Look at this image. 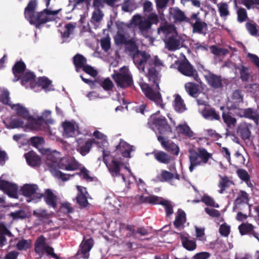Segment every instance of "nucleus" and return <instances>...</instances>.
Listing matches in <instances>:
<instances>
[{
	"label": "nucleus",
	"mask_w": 259,
	"mask_h": 259,
	"mask_svg": "<svg viewBox=\"0 0 259 259\" xmlns=\"http://www.w3.org/2000/svg\"><path fill=\"white\" fill-rule=\"evenodd\" d=\"M30 144L38 149L44 155L46 164L48 165L51 173L56 177L67 181L69 179V176L64 174L58 170V168L66 170H74L78 168L79 163L73 157L60 158V153L57 151H51L50 150H41V147L45 144V140L42 137H33L30 140Z\"/></svg>",
	"instance_id": "obj_1"
},
{
	"label": "nucleus",
	"mask_w": 259,
	"mask_h": 259,
	"mask_svg": "<svg viewBox=\"0 0 259 259\" xmlns=\"http://www.w3.org/2000/svg\"><path fill=\"white\" fill-rule=\"evenodd\" d=\"M93 136L95 138L94 144L102 150L104 161L112 177L118 181L124 182L125 177L120 172V165L122 164L121 160L114 155H111L107 150L109 145L107 136L98 130L93 132Z\"/></svg>",
	"instance_id": "obj_2"
},
{
	"label": "nucleus",
	"mask_w": 259,
	"mask_h": 259,
	"mask_svg": "<svg viewBox=\"0 0 259 259\" xmlns=\"http://www.w3.org/2000/svg\"><path fill=\"white\" fill-rule=\"evenodd\" d=\"M116 44H124L126 50L133 56L134 62L141 72H145V68L148 63L151 62L150 55L145 52H140L138 50V47L133 38H129L126 35H123L119 30L114 37Z\"/></svg>",
	"instance_id": "obj_3"
},
{
	"label": "nucleus",
	"mask_w": 259,
	"mask_h": 259,
	"mask_svg": "<svg viewBox=\"0 0 259 259\" xmlns=\"http://www.w3.org/2000/svg\"><path fill=\"white\" fill-rule=\"evenodd\" d=\"M147 77L149 80L152 81L153 84L150 86L142 79L141 80L139 84L142 92L147 98L153 101L162 109H164V104L162 103L161 95L159 92V81L160 76L158 72L156 71L154 68H149Z\"/></svg>",
	"instance_id": "obj_4"
},
{
	"label": "nucleus",
	"mask_w": 259,
	"mask_h": 259,
	"mask_svg": "<svg viewBox=\"0 0 259 259\" xmlns=\"http://www.w3.org/2000/svg\"><path fill=\"white\" fill-rule=\"evenodd\" d=\"M36 7V1L30 0L25 9L24 14L25 18L31 24H35L36 27H38L39 25L41 23L54 20L56 15L61 10V9L56 10L47 9L37 13L35 12Z\"/></svg>",
	"instance_id": "obj_5"
},
{
	"label": "nucleus",
	"mask_w": 259,
	"mask_h": 259,
	"mask_svg": "<svg viewBox=\"0 0 259 259\" xmlns=\"http://www.w3.org/2000/svg\"><path fill=\"white\" fill-rule=\"evenodd\" d=\"M158 33L165 37V46L169 50L174 51L183 47L186 36L178 34L175 27L172 24H166L158 29Z\"/></svg>",
	"instance_id": "obj_6"
},
{
	"label": "nucleus",
	"mask_w": 259,
	"mask_h": 259,
	"mask_svg": "<svg viewBox=\"0 0 259 259\" xmlns=\"http://www.w3.org/2000/svg\"><path fill=\"white\" fill-rule=\"evenodd\" d=\"M158 22L157 15L151 13L147 19L139 14L134 15L127 25L128 28L138 27L140 33L145 37L149 36L150 29L152 24H157Z\"/></svg>",
	"instance_id": "obj_7"
},
{
	"label": "nucleus",
	"mask_w": 259,
	"mask_h": 259,
	"mask_svg": "<svg viewBox=\"0 0 259 259\" xmlns=\"http://www.w3.org/2000/svg\"><path fill=\"white\" fill-rule=\"evenodd\" d=\"M189 170L192 171L197 166L204 165L211 158V154L208 153L203 148H198L196 150H189Z\"/></svg>",
	"instance_id": "obj_8"
},
{
	"label": "nucleus",
	"mask_w": 259,
	"mask_h": 259,
	"mask_svg": "<svg viewBox=\"0 0 259 259\" xmlns=\"http://www.w3.org/2000/svg\"><path fill=\"white\" fill-rule=\"evenodd\" d=\"M25 68V64L22 62H18L15 65L13 68V73L16 79L15 81H17L20 78L21 79V83L26 88H28V84L31 85L32 88H34L33 85L34 81V77L35 75L31 72L24 71Z\"/></svg>",
	"instance_id": "obj_9"
},
{
	"label": "nucleus",
	"mask_w": 259,
	"mask_h": 259,
	"mask_svg": "<svg viewBox=\"0 0 259 259\" xmlns=\"http://www.w3.org/2000/svg\"><path fill=\"white\" fill-rule=\"evenodd\" d=\"M159 111L152 115L149 119L148 124L156 134L171 133V127L167 124L164 117L159 116Z\"/></svg>",
	"instance_id": "obj_10"
},
{
	"label": "nucleus",
	"mask_w": 259,
	"mask_h": 259,
	"mask_svg": "<svg viewBox=\"0 0 259 259\" xmlns=\"http://www.w3.org/2000/svg\"><path fill=\"white\" fill-rule=\"evenodd\" d=\"M20 192L29 203H36L40 201L43 196L38 186L34 184L23 185L20 188Z\"/></svg>",
	"instance_id": "obj_11"
},
{
	"label": "nucleus",
	"mask_w": 259,
	"mask_h": 259,
	"mask_svg": "<svg viewBox=\"0 0 259 259\" xmlns=\"http://www.w3.org/2000/svg\"><path fill=\"white\" fill-rule=\"evenodd\" d=\"M135 199L137 203L149 202L153 204H161L164 206L167 216L173 213L171 204L168 200L160 201L158 197L154 195H147L145 193L137 194L135 196Z\"/></svg>",
	"instance_id": "obj_12"
},
{
	"label": "nucleus",
	"mask_w": 259,
	"mask_h": 259,
	"mask_svg": "<svg viewBox=\"0 0 259 259\" xmlns=\"http://www.w3.org/2000/svg\"><path fill=\"white\" fill-rule=\"evenodd\" d=\"M52 112L49 110H44L40 116H33L31 130L42 131L47 127L48 124H53L54 120L51 118Z\"/></svg>",
	"instance_id": "obj_13"
},
{
	"label": "nucleus",
	"mask_w": 259,
	"mask_h": 259,
	"mask_svg": "<svg viewBox=\"0 0 259 259\" xmlns=\"http://www.w3.org/2000/svg\"><path fill=\"white\" fill-rule=\"evenodd\" d=\"M112 77L117 85L121 88H125L132 83L131 75L128 68L125 66L121 67L118 72H115Z\"/></svg>",
	"instance_id": "obj_14"
},
{
	"label": "nucleus",
	"mask_w": 259,
	"mask_h": 259,
	"mask_svg": "<svg viewBox=\"0 0 259 259\" xmlns=\"http://www.w3.org/2000/svg\"><path fill=\"white\" fill-rule=\"evenodd\" d=\"M35 251L40 257L45 252L51 255L56 259H59V257L54 252V249L46 245V239L42 236L39 237L35 243Z\"/></svg>",
	"instance_id": "obj_15"
},
{
	"label": "nucleus",
	"mask_w": 259,
	"mask_h": 259,
	"mask_svg": "<svg viewBox=\"0 0 259 259\" xmlns=\"http://www.w3.org/2000/svg\"><path fill=\"white\" fill-rule=\"evenodd\" d=\"M17 115L23 117L27 121V124L23 127L25 130H31V124L32 123L31 119L33 116L30 115L28 110L21 104L18 103L15 104H11L10 106Z\"/></svg>",
	"instance_id": "obj_16"
},
{
	"label": "nucleus",
	"mask_w": 259,
	"mask_h": 259,
	"mask_svg": "<svg viewBox=\"0 0 259 259\" xmlns=\"http://www.w3.org/2000/svg\"><path fill=\"white\" fill-rule=\"evenodd\" d=\"M63 135L69 138L75 137L80 134L78 124L74 120L65 121L62 123Z\"/></svg>",
	"instance_id": "obj_17"
},
{
	"label": "nucleus",
	"mask_w": 259,
	"mask_h": 259,
	"mask_svg": "<svg viewBox=\"0 0 259 259\" xmlns=\"http://www.w3.org/2000/svg\"><path fill=\"white\" fill-rule=\"evenodd\" d=\"M171 67H177L182 74L187 76H194L196 74V70L186 59L182 62L176 61L175 63L171 65Z\"/></svg>",
	"instance_id": "obj_18"
},
{
	"label": "nucleus",
	"mask_w": 259,
	"mask_h": 259,
	"mask_svg": "<svg viewBox=\"0 0 259 259\" xmlns=\"http://www.w3.org/2000/svg\"><path fill=\"white\" fill-rule=\"evenodd\" d=\"M0 189L3 190L11 197L18 198V189L17 185L5 180L3 176L0 178Z\"/></svg>",
	"instance_id": "obj_19"
},
{
	"label": "nucleus",
	"mask_w": 259,
	"mask_h": 259,
	"mask_svg": "<svg viewBox=\"0 0 259 259\" xmlns=\"http://www.w3.org/2000/svg\"><path fill=\"white\" fill-rule=\"evenodd\" d=\"M94 142L93 139L78 138L76 139V150L81 155L85 156L90 152Z\"/></svg>",
	"instance_id": "obj_20"
},
{
	"label": "nucleus",
	"mask_w": 259,
	"mask_h": 259,
	"mask_svg": "<svg viewBox=\"0 0 259 259\" xmlns=\"http://www.w3.org/2000/svg\"><path fill=\"white\" fill-rule=\"evenodd\" d=\"M93 240L92 238L83 239L77 253L78 257L88 258L90 256V251L93 246Z\"/></svg>",
	"instance_id": "obj_21"
},
{
	"label": "nucleus",
	"mask_w": 259,
	"mask_h": 259,
	"mask_svg": "<svg viewBox=\"0 0 259 259\" xmlns=\"http://www.w3.org/2000/svg\"><path fill=\"white\" fill-rule=\"evenodd\" d=\"M243 100L242 95L238 90L235 91L231 97H230L227 103V107L231 109L239 110V104L242 103Z\"/></svg>",
	"instance_id": "obj_22"
},
{
	"label": "nucleus",
	"mask_w": 259,
	"mask_h": 259,
	"mask_svg": "<svg viewBox=\"0 0 259 259\" xmlns=\"http://www.w3.org/2000/svg\"><path fill=\"white\" fill-rule=\"evenodd\" d=\"M252 125L246 122L241 123L238 126L237 134L245 142H251V128Z\"/></svg>",
	"instance_id": "obj_23"
},
{
	"label": "nucleus",
	"mask_w": 259,
	"mask_h": 259,
	"mask_svg": "<svg viewBox=\"0 0 259 259\" xmlns=\"http://www.w3.org/2000/svg\"><path fill=\"white\" fill-rule=\"evenodd\" d=\"M160 176L162 181L168 182L171 185H176L180 179V175L175 171H168L163 170L161 172Z\"/></svg>",
	"instance_id": "obj_24"
},
{
	"label": "nucleus",
	"mask_w": 259,
	"mask_h": 259,
	"mask_svg": "<svg viewBox=\"0 0 259 259\" xmlns=\"http://www.w3.org/2000/svg\"><path fill=\"white\" fill-rule=\"evenodd\" d=\"M199 112L208 120H219L220 118V115L209 105L204 107H199Z\"/></svg>",
	"instance_id": "obj_25"
},
{
	"label": "nucleus",
	"mask_w": 259,
	"mask_h": 259,
	"mask_svg": "<svg viewBox=\"0 0 259 259\" xmlns=\"http://www.w3.org/2000/svg\"><path fill=\"white\" fill-rule=\"evenodd\" d=\"M169 13L175 22L189 21V19L185 16L184 12L177 7L169 8Z\"/></svg>",
	"instance_id": "obj_26"
},
{
	"label": "nucleus",
	"mask_w": 259,
	"mask_h": 259,
	"mask_svg": "<svg viewBox=\"0 0 259 259\" xmlns=\"http://www.w3.org/2000/svg\"><path fill=\"white\" fill-rule=\"evenodd\" d=\"M133 146L123 140H120L119 144L116 146L115 151L117 153H120L124 157H131L130 153L133 151Z\"/></svg>",
	"instance_id": "obj_27"
},
{
	"label": "nucleus",
	"mask_w": 259,
	"mask_h": 259,
	"mask_svg": "<svg viewBox=\"0 0 259 259\" xmlns=\"http://www.w3.org/2000/svg\"><path fill=\"white\" fill-rule=\"evenodd\" d=\"M158 140L160 142L161 144L166 150L174 154L178 155L179 153V148L176 144L170 142L167 140V139L162 136H158Z\"/></svg>",
	"instance_id": "obj_28"
},
{
	"label": "nucleus",
	"mask_w": 259,
	"mask_h": 259,
	"mask_svg": "<svg viewBox=\"0 0 259 259\" xmlns=\"http://www.w3.org/2000/svg\"><path fill=\"white\" fill-rule=\"evenodd\" d=\"M35 78V77H34ZM34 82L33 83L34 88H32L30 84H28V88L30 87L31 89H34L36 87H41L46 91H52L53 90V87L51 81L49 80L47 77H41L38 78V82L35 81V78H34Z\"/></svg>",
	"instance_id": "obj_29"
},
{
	"label": "nucleus",
	"mask_w": 259,
	"mask_h": 259,
	"mask_svg": "<svg viewBox=\"0 0 259 259\" xmlns=\"http://www.w3.org/2000/svg\"><path fill=\"white\" fill-rule=\"evenodd\" d=\"M180 235L183 246L185 248L189 251H193L196 249V242L190 239L189 234L182 233Z\"/></svg>",
	"instance_id": "obj_30"
},
{
	"label": "nucleus",
	"mask_w": 259,
	"mask_h": 259,
	"mask_svg": "<svg viewBox=\"0 0 259 259\" xmlns=\"http://www.w3.org/2000/svg\"><path fill=\"white\" fill-rule=\"evenodd\" d=\"M248 194L244 191H241L238 197L235 201V207L242 209L241 206L246 207L251 211V206L248 204Z\"/></svg>",
	"instance_id": "obj_31"
},
{
	"label": "nucleus",
	"mask_w": 259,
	"mask_h": 259,
	"mask_svg": "<svg viewBox=\"0 0 259 259\" xmlns=\"http://www.w3.org/2000/svg\"><path fill=\"white\" fill-rule=\"evenodd\" d=\"M236 114L240 117H245L252 119L257 124L258 122V114L255 110L250 108L246 109H239Z\"/></svg>",
	"instance_id": "obj_32"
},
{
	"label": "nucleus",
	"mask_w": 259,
	"mask_h": 259,
	"mask_svg": "<svg viewBox=\"0 0 259 259\" xmlns=\"http://www.w3.org/2000/svg\"><path fill=\"white\" fill-rule=\"evenodd\" d=\"M77 189L78 191L76 197L77 202L81 206L85 207L88 204L87 200L88 194L86 188L80 186H77Z\"/></svg>",
	"instance_id": "obj_33"
},
{
	"label": "nucleus",
	"mask_w": 259,
	"mask_h": 259,
	"mask_svg": "<svg viewBox=\"0 0 259 259\" xmlns=\"http://www.w3.org/2000/svg\"><path fill=\"white\" fill-rule=\"evenodd\" d=\"M24 156L27 163L31 166H37L41 163L40 158L33 151L26 153Z\"/></svg>",
	"instance_id": "obj_34"
},
{
	"label": "nucleus",
	"mask_w": 259,
	"mask_h": 259,
	"mask_svg": "<svg viewBox=\"0 0 259 259\" xmlns=\"http://www.w3.org/2000/svg\"><path fill=\"white\" fill-rule=\"evenodd\" d=\"M46 203L50 207L54 208L57 205V198L55 194L50 189H47L43 195Z\"/></svg>",
	"instance_id": "obj_35"
},
{
	"label": "nucleus",
	"mask_w": 259,
	"mask_h": 259,
	"mask_svg": "<svg viewBox=\"0 0 259 259\" xmlns=\"http://www.w3.org/2000/svg\"><path fill=\"white\" fill-rule=\"evenodd\" d=\"M205 77L208 84L214 88H219L222 86V79L220 76L211 73L205 75Z\"/></svg>",
	"instance_id": "obj_36"
},
{
	"label": "nucleus",
	"mask_w": 259,
	"mask_h": 259,
	"mask_svg": "<svg viewBox=\"0 0 259 259\" xmlns=\"http://www.w3.org/2000/svg\"><path fill=\"white\" fill-rule=\"evenodd\" d=\"M239 230L241 235L250 234L256 238L259 242L258 234L253 230V227L251 224H242L239 226Z\"/></svg>",
	"instance_id": "obj_37"
},
{
	"label": "nucleus",
	"mask_w": 259,
	"mask_h": 259,
	"mask_svg": "<svg viewBox=\"0 0 259 259\" xmlns=\"http://www.w3.org/2000/svg\"><path fill=\"white\" fill-rule=\"evenodd\" d=\"M4 123L8 128H16L23 127L24 122L22 120L18 118L13 119L6 118Z\"/></svg>",
	"instance_id": "obj_38"
},
{
	"label": "nucleus",
	"mask_w": 259,
	"mask_h": 259,
	"mask_svg": "<svg viewBox=\"0 0 259 259\" xmlns=\"http://www.w3.org/2000/svg\"><path fill=\"white\" fill-rule=\"evenodd\" d=\"M51 213L46 210L39 208L33 210V215L39 222H44L49 218Z\"/></svg>",
	"instance_id": "obj_39"
},
{
	"label": "nucleus",
	"mask_w": 259,
	"mask_h": 259,
	"mask_svg": "<svg viewBox=\"0 0 259 259\" xmlns=\"http://www.w3.org/2000/svg\"><path fill=\"white\" fill-rule=\"evenodd\" d=\"M176 132L178 134H182L188 137H193L194 134L190 130L189 126L185 123L179 124L176 127Z\"/></svg>",
	"instance_id": "obj_40"
},
{
	"label": "nucleus",
	"mask_w": 259,
	"mask_h": 259,
	"mask_svg": "<svg viewBox=\"0 0 259 259\" xmlns=\"http://www.w3.org/2000/svg\"><path fill=\"white\" fill-rule=\"evenodd\" d=\"M174 106L175 110L178 112H183L186 110L184 101L179 95L175 96Z\"/></svg>",
	"instance_id": "obj_41"
},
{
	"label": "nucleus",
	"mask_w": 259,
	"mask_h": 259,
	"mask_svg": "<svg viewBox=\"0 0 259 259\" xmlns=\"http://www.w3.org/2000/svg\"><path fill=\"white\" fill-rule=\"evenodd\" d=\"M122 164L120 165V166H124L125 169H126L127 171L129 172V174L133 177L134 180L136 182L138 188L142 192V194H143L144 192H146V186L144 181L141 179H138L137 180L136 177L132 174L130 168L128 167L126 165L124 164L122 162Z\"/></svg>",
	"instance_id": "obj_42"
},
{
	"label": "nucleus",
	"mask_w": 259,
	"mask_h": 259,
	"mask_svg": "<svg viewBox=\"0 0 259 259\" xmlns=\"http://www.w3.org/2000/svg\"><path fill=\"white\" fill-rule=\"evenodd\" d=\"M186 91L191 96L197 97L198 93V88L195 83L188 82L185 85Z\"/></svg>",
	"instance_id": "obj_43"
},
{
	"label": "nucleus",
	"mask_w": 259,
	"mask_h": 259,
	"mask_svg": "<svg viewBox=\"0 0 259 259\" xmlns=\"http://www.w3.org/2000/svg\"><path fill=\"white\" fill-rule=\"evenodd\" d=\"M155 159L161 163H167L170 160V156L163 151H157L154 153Z\"/></svg>",
	"instance_id": "obj_44"
},
{
	"label": "nucleus",
	"mask_w": 259,
	"mask_h": 259,
	"mask_svg": "<svg viewBox=\"0 0 259 259\" xmlns=\"http://www.w3.org/2000/svg\"><path fill=\"white\" fill-rule=\"evenodd\" d=\"M186 222V214L184 211L179 210L174 222V225L177 228L181 227Z\"/></svg>",
	"instance_id": "obj_45"
},
{
	"label": "nucleus",
	"mask_w": 259,
	"mask_h": 259,
	"mask_svg": "<svg viewBox=\"0 0 259 259\" xmlns=\"http://www.w3.org/2000/svg\"><path fill=\"white\" fill-rule=\"evenodd\" d=\"M10 237L12 236V233L7 229L3 224H0V246H3L6 242V239L4 235Z\"/></svg>",
	"instance_id": "obj_46"
},
{
	"label": "nucleus",
	"mask_w": 259,
	"mask_h": 259,
	"mask_svg": "<svg viewBox=\"0 0 259 259\" xmlns=\"http://www.w3.org/2000/svg\"><path fill=\"white\" fill-rule=\"evenodd\" d=\"M73 59L77 71H78L80 68H83L85 65L86 59L82 56L76 55L74 57Z\"/></svg>",
	"instance_id": "obj_47"
},
{
	"label": "nucleus",
	"mask_w": 259,
	"mask_h": 259,
	"mask_svg": "<svg viewBox=\"0 0 259 259\" xmlns=\"http://www.w3.org/2000/svg\"><path fill=\"white\" fill-rule=\"evenodd\" d=\"M0 101L9 106L12 104L10 100L9 93L7 90L2 88H0Z\"/></svg>",
	"instance_id": "obj_48"
},
{
	"label": "nucleus",
	"mask_w": 259,
	"mask_h": 259,
	"mask_svg": "<svg viewBox=\"0 0 259 259\" xmlns=\"http://www.w3.org/2000/svg\"><path fill=\"white\" fill-rule=\"evenodd\" d=\"M193 29L194 32L201 33L207 29V24L200 20H197L193 25Z\"/></svg>",
	"instance_id": "obj_49"
},
{
	"label": "nucleus",
	"mask_w": 259,
	"mask_h": 259,
	"mask_svg": "<svg viewBox=\"0 0 259 259\" xmlns=\"http://www.w3.org/2000/svg\"><path fill=\"white\" fill-rule=\"evenodd\" d=\"M237 175L242 180L246 183L248 187H252V184L249 181V176L246 171L243 169H238L237 170Z\"/></svg>",
	"instance_id": "obj_50"
},
{
	"label": "nucleus",
	"mask_w": 259,
	"mask_h": 259,
	"mask_svg": "<svg viewBox=\"0 0 259 259\" xmlns=\"http://www.w3.org/2000/svg\"><path fill=\"white\" fill-rule=\"evenodd\" d=\"M197 97H198L197 99V102L199 105V107H204L208 105L207 97L204 93H199Z\"/></svg>",
	"instance_id": "obj_51"
},
{
	"label": "nucleus",
	"mask_w": 259,
	"mask_h": 259,
	"mask_svg": "<svg viewBox=\"0 0 259 259\" xmlns=\"http://www.w3.org/2000/svg\"><path fill=\"white\" fill-rule=\"evenodd\" d=\"M103 16L102 12L100 10L96 9L92 14L91 21L92 23L99 22L102 19Z\"/></svg>",
	"instance_id": "obj_52"
},
{
	"label": "nucleus",
	"mask_w": 259,
	"mask_h": 259,
	"mask_svg": "<svg viewBox=\"0 0 259 259\" xmlns=\"http://www.w3.org/2000/svg\"><path fill=\"white\" fill-rule=\"evenodd\" d=\"M100 85L105 90H110L112 89L113 84L109 78H102L99 80Z\"/></svg>",
	"instance_id": "obj_53"
},
{
	"label": "nucleus",
	"mask_w": 259,
	"mask_h": 259,
	"mask_svg": "<svg viewBox=\"0 0 259 259\" xmlns=\"http://www.w3.org/2000/svg\"><path fill=\"white\" fill-rule=\"evenodd\" d=\"M232 184L227 178H222L220 182L219 187L220 189L219 190L220 193H223L224 191Z\"/></svg>",
	"instance_id": "obj_54"
},
{
	"label": "nucleus",
	"mask_w": 259,
	"mask_h": 259,
	"mask_svg": "<svg viewBox=\"0 0 259 259\" xmlns=\"http://www.w3.org/2000/svg\"><path fill=\"white\" fill-rule=\"evenodd\" d=\"M31 244L30 240H21L18 241L16 244V246L19 250H26L29 248Z\"/></svg>",
	"instance_id": "obj_55"
},
{
	"label": "nucleus",
	"mask_w": 259,
	"mask_h": 259,
	"mask_svg": "<svg viewBox=\"0 0 259 259\" xmlns=\"http://www.w3.org/2000/svg\"><path fill=\"white\" fill-rule=\"evenodd\" d=\"M223 118L224 122L229 127H231L234 126L236 122V120L235 118L232 117L229 114H226L225 113H223Z\"/></svg>",
	"instance_id": "obj_56"
},
{
	"label": "nucleus",
	"mask_w": 259,
	"mask_h": 259,
	"mask_svg": "<svg viewBox=\"0 0 259 259\" xmlns=\"http://www.w3.org/2000/svg\"><path fill=\"white\" fill-rule=\"evenodd\" d=\"M74 28L75 25L69 23L66 25L65 30L64 32L62 33V37L64 39H66L68 38L70 34H71L73 32Z\"/></svg>",
	"instance_id": "obj_57"
},
{
	"label": "nucleus",
	"mask_w": 259,
	"mask_h": 259,
	"mask_svg": "<svg viewBox=\"0 0 259 259\" xmlns=\"http://www.w3.org/2000/svg\"><path fill=\"white\" fill-rule=\"evenodd\" d=\"M100 41L102 49L105 52H108L111 47L110 37L106 36V37L101 38Z\"/></svg>",
	"instance_id": "obj_58"
},
{
	"label": "nucleus",
	"mask_w": 259,
	"mask_h": 259,
	"mask_svg": "<svg viewBox=\"0 0 259 259\" xmlns=\"http://www.w3.org/2000/svg\"><path fill=\"white\" fill-rule=\"evenodd\" d=\"M237 70L239 71L241 78L243 80L246 81L248 79L249 76L248 68L241 65L237 67Z\"/></svg>",
	"instance_id": "obj_59"
},
{
	"label": "nucleus",
	"mask_w": 259,
	"mask_h": 259,
	"mask_svg": "<svg viewBox=\"0 0 259 259\" xmlns=\"http://www.w3.org/2000/svg\"><path fill=\"white\" fill-rule=\"evenodd\" d=\"M202 201L206 205L211 206L214 207L218 208L219 207L218 204H216L213 199L209 197L208 195H204L202 197Z\"/></svg>",
	"instance_id": "obj_60"
},
{
	"label": "nucleus",
	"mask_w": 259,
	"mask_h": 259,
	"mask_svg": "<svg viewBox=\"0 0 259 259\" xmlns=\"http://www.w3.org/2000/svg\"><path fill=\"white\" fill-rule=\"evenodd\" d=\"M210 50L212 53L217 56L225 55L228 53V51L226 49H222L212 46L210 47Z\"/></svg>",
	"instance_id": "obj_61"
},
{
	"label": "nucleus",
	"mask_w": 259,
	"mask_h": 259,
	"mask_svg": "<svg viewBox=\"0 0 259 259\" xmlns=\"http://www.w3.org/2000/svg\"><path fill=\"white\" fill-rule=\"evenodd\" d=\"M90 0H73L72 2L74 9H81L87 5Z\"/></svg>",
	"instance_id": "obj_62"
},
{
	"label": "nucleus",
	"mask_w": 259,
	"mask_h": 259,
	"mask_svg": "<svg viewBox=\"0 0 259 259\" xmlns=\"http://www.w3.org/2000/svg\"><path fill=\"white\" fill-rule=\"evenodd\" d=\"M196 237L198 240L204 242L206 238L204 235V229L203 228L195 227Z\"/></svg>",
	"instance_id": "obj_63"
},
{
	"label": "nucleus",
	"mask_w": 259,
	"mask_h": 259,
	"mask_svg": "<svg viewBox=\"0 0 259 259\" xmlns=\"http://www.w3.org/2000/svg\"><path fill=\"white\" fill-rule=\"evenodd\" d=\"M219 10L221 17H225L229 14L228 7L227 4L222 3L218 5Z\"/></svg>",
	"instance_id": "obj_64"
}]
</instances>
